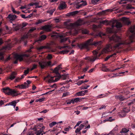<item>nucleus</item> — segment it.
Wrapping results in <instances>:
<instances>
[{
  "mask_svg": "<svg viewBox=\"0 0 135 135\" xmlns=\"http://www.w3.org/2000/svg\"><path fill=\"white\" fill-rule=\"evenodd\" d=\"M4 52H0V59L1 60H4Z\"/></svg>",
  "mask_w": 135,
  "mask_h": 135,
  "instance_id": "nucleus-27",
  "label": "nucleus"
},
{
  "mask_svg": "<svg viewBox=\"0 0 135 135\" xmlns=\"http://www.w3.org/2000/svg\"><path fill=\"white\" fill-rule=\"evenodd\" d=\"M11 9L13 12L14 13L16 14V11L15 10V8H13V7L12 6L11 7Z\"/></svg>",
  "mask_w": 135,
  "mask_h": 135,
  "instance_id": "nucleus-57",
  "label": "nucleus"
},
{
  "mask_svg": "<svg viewBox=\"0 0 135 135\" xmlns=\"http://www.w3.org/2000/svg\"><path fill=\"white\" fill-rule=\"evenodd\" d=\"M66 5L65 2L61 1L58 6V8L60 10L64 9L66 7Z\"/></svg>",
  "mask_w": 135,
  "mask_h": 135,
  "instance_id": "nucleus-10",
  "label": "nucleus"
},
{
  "mask_svg": "<svg viewBox=\"0 0 135 135\" xmlns=\"http://www.w3.org/2000/svg\"><path fill=\"white\" fill-rule=\"evenodd\" d=\"M42 132V130H39L38 131H36V132L35 133L36 134V135H40L41 134V135H43V133H41Z\"/></svg>",
  "mask_w": 135,
  "mask_h": 135,
  "instance_id": "nucleus-28",
  "label": "nucleus"
},
{
  "mask_svg": "<svg viewBox=\"0 0 135 135\" xmlns=\"http://www.w3.org/2000/svg\"><path fill=\"white\" fill-rule=\"evenodd\" d=\"M118 126L116 125V126L114 127L113 129L109 133V134H111V135H114L115 132L118 131Z\"/></svg>",
  "mask_w": 135,
  "mask_h": 135,
  "instance_id": "nucleus-20",
  "label": "nucleus"
},
{
  "mask_svg": "<svg viewBox=\"0 0 135 135\" xmlns=\"http://www.w3.org/2000/svg\"><path fill=\"white\" fill-rule=\"evenodd\" d=\"M56 124H57V123L56 122H53L50 123L49 124V126L50 128H51Z\"/></svg>",
  "mask_w": 135,
  "mask_h": 135,
  "instance_id": "nucleus-35",
  "label": "nucleus"
},
{
  "mask_svg": "<svg viewBox=\"0 0 135 135\" xmlns=\"http://www.w3.org/2000/svg\"><path fill=\"white\" fill-rule=\"evenodd\" d=\"M21 78L20 77H18L15 80V82H18L19 80H21V79H20Z\"/></svg>",
  "mask_w": 135,
  "mask_h": 135,
  "instance_id": "nucleus-60",
  "label": "nucleus"
},
{
  "mask_svg": "<svg viewBox=\"0 0 135 135\" xmlns=\"http://www.w3.org/2000/svg\"><path fill=\"white\" fill-rule=\"evenodd\" d=\"M113 56V55H110L107 56L105 58V61H107L110 58L112 57Z\"/></svg>",
  "mask_w": 135,
  "mask_h": 135,
  "instance_id": "nucleus-45",
  "label": "nucleus"
},
{
  "mask_svg": "<svg viewBox=\"0 0 135 135\" xmlns=\"http://www.w3.org/2000/svg\"><path fill=\"white\" fill-rule=\"evenodd\" d=\"M111 118H112V117H109V119H105V120H104L103 121V122L104 123L105 122L107 121H110V122L112 121V120H110V119Z\"/></svg>",
  "mask_w": 135,
  "mask_h": 135,
  "instance_id": "nucleus-50",
  "label": "nucleus"
},
{
  "mask_svg": "<svg viewBox=\"0 0 135 135\" xmlns=\"http://www.w3.org/2000/svg\"><path fill=\"white\" fill-rule=\"evenodd\" d=\"M85 124H81L79 127V128L81 129V130L85 126Z\"/></svg>",
  "mask_w": 135,
  "mask_h": 135,
  "instance_id": "nucleus-47",
  "label": "nucleus"
},
{
  "mask_svg": "<svg viewBox=\"0 0 135 135\" xmlns=\"http://www.w3.org/2000/svg\"><path fill=\"white\" fill-rule=\"evenodd\" d=\"M84 95L82 91L78 92L75 94V95L77 96H83Z\"/></svg>",
  "mask_w": 135,
  "mask_h": 135,
  "instance_id": "nucleus-26",
  "label": "nucleus"
},
{
  "mask_svg": "<svg viewBox=\"0 0 135 135\" xmlns=\"http://www.w3.org/2000/svg\"><path fill=\"white\" fill-rule=\"evenodd\" d=\"M130 32L133 34L129 37L130 42H127L126 41L124 40L120 37L114 34L109 38L110 41H113L114 43V45H112L109 44L106 45L105 47L103 50L102 54L106 53L110 51V49L113 50H116L122 49L124 47V46L129 44L133 41V39L135 38V26L131 27L129 29Z\"/></svg>",
  "mask_w": 135,
  "mask_h": 135,
  "instance_id": "nucleus-1",
  "label": "nucleus"
},
{
  "mask_svg": "<svg viewBox=\"0 0 135 135\" xmlns=\"http://www.w3.org/2000/svg\"><path fill=\"white\" fill-rule=\"evenodd\" d=\"M52 26L50 25H46L42 27V29L47 32H49L51 31Z\"/></svg>",
  "mask_w": 135,
  "mask_h": 135,
  "instance_id": "nucleus-12",
  "label": "nucleus"
},
{
  "mask_svg": "<svg viewBox=\"0 0 135 135\" xmlns=\"http://www.w3.org/2000/svg\"><path fill=\"white\" fill-rule=\"evenodd\" d=\"M120 68H117L114 70H112L108 68H101V70L105 72H114L115 71Z\"/></svg>",
  "mask_w": 135,
  "mask_h": 135,
  "instance_id": "nucleus-15",
  "label": "nucleus"
},
{
  "mask_svg": "<svg viewBox=\"0 0 135 135\" xmlns=\"http://www.w3.org/2000/svg\"><path fill=\"white\" fill-rule=\"evenodd\" d=\"M97 58L96 57H87L85 58V59L88 60L89 61L91 62H93L95 61Z\"/></svg>",
  "mask_w": 135,
  "mask_h": 135,
  "instance_id": "nucleus-16",
  "label": "nucleus"
},
{
  "mask_svg": "<svg viewBox=\"0 0 135 135\" xmlns=\"http://www.w3.org/2000/svg\"><path fill=\"white\" fill-rule=\"evenodd\" d=\"M126 113L127 112L123 110L119 114V116L121 117H123L125 116Z\"/></svg>",
  "mask_w": 135,
  "mask_h": 135,
  "instance_id": "nucleus-24",
  "label": "nucleus"
},
{
  "mask_svg": "<svg viewBox=\"0 0 135 135\" xmlns=\"http://www.w3.org/2000/svg\"><path fill=\"white\" fill-rule=\"evenodd\" d=\"M33 16V13H31L29 15H28L27 16H26V18H30L32 16Z\"/></svg>",
  "mask_w": 135,
  "mask_h": 135,
  "instance_id": "nucleus-63",
  "label": "nucleus"
},
{
  "mask_svg": "<svg viewBox=\"0 0 135 135\" xmlns=\"http://www.w3.org/2000/svg\"><path fill=\"white\" fill-rule=\"evenodd\" d=\"M93 40V38L90 39L84 43L78 45V46L81 49L85 48L88 50L89 46L93 45L95 46H98V47L97 49L98 50H99L101 48L100 46L102 43V42L101 41L94 42L92 43Z\"/></svg>",
  "mask_w": 135,
  "mask_h": 135,
  "instance_id": "nucleus-2",
  "label": "nucleus"
},
{
  "mask_svg": "<svg viewBox=\"0 0 135 135\" xmlns=\"http://www.w3.org/2000/svg\"><path fill=\"white\" fill-rule=\"evenodd\" d=\"M48 111V110H47V109H45V110H44L41 112H40V113H46Z\"/></svg>",
  "mask_w": 135,
  "mask_h": 135,
  "instance_id": "nucleus-59",
  "label": "nucleus"
},
{
  "mask_svg": "<svg viewBox=\"0 0 135 135\" xmlns=\"http://www.w3.org/2000/svg\"><path fill=\"white\" fill-rule=\"evenodd\" d=\"M39 64L41 68H44L47 66L51 67L55 65V64H51V62L50 61H41L39 62Z\"/></svg>",
  "mask_w": 135,
  "mask_h": 135,
  "instance_id": "nucleus-6",
  "label": "nucleus"
},
{
  "mask_svg": "<svg viewBox=\"0 0 135 135\" xmlns=\"http://www.w3.org/2000/svg\"><path fill=\"white\" fill-rule=\"evenodd\" d=\"M67 76L68 75L66 74H64L62 75H60V78L64 80L66 79L67 78Z\"/></svg>",
  "mask_w": 135,
  "mask_h": 135,
  "instance_id": "nucleus-32",
  "label": "nucleus"
},
{
  "mask_svg": "<svg viewBox=\"0 0 135 135\" xmlns=\"http://www.w3.org/2000/svg\"><path fill=\"white\" fill-rule=\"evenodd\" d=\"M105 34L103 33H102L100 32L99 33L98 35L100 36H105Z\"/></svg>",
  "mask_w": 135,
  "mask_h": 135,
  "instance_id": "nucleus-62",
  "label": "nucleus"
},
{
  "mask_svg": "<svg viewBox=\"0 0 135 135\" xmlns=\"http://www.w3.org/2000/svg\"><path fill=\"white\" fill-rule=\"evenodd\" d=\"M31 83V81L28 80L26 81V82H25L23 84L24 86L25 89L28 88L29 87V84Z\"/></svg>",
  "mask_w": 135,
  "mask_h": 135,
  "instance_id": "nucleus-21",
  "label": "nucleus"
},
{
  "mask_svg": "<svg viewBox=\"0 0 135 135\" xmlns=\"http://www.w3.org/2000/svg\"><path fill=\"white\" fill-rule=\"evenodd\" d=\"M122 20L124 21V22L125 23V24L127 25H129L130 24V22L128 20H127L126 18L123 17L122 18Z\"/></svg>",
  "mask_w": 135,
  "mask_h": 135,
  "instance_id": "nucleus-25",
  "label": "nucleus"
},
{
  "mask_svg": "<svg viewBox=\"0 0 135 135\" xmlns=\"http://www.w3.org/2000/svg\"><path fill=\"white\" fill-rule=\"evenodd\" d=\"M129 131L128 129H127L126 128H124L122 129V130L120 131V133H126L128 132Z\"/></svg>",
  "mask_w": 135,
  "mask_h": 135,
  "instance_id": "nucleus-23",
  "label": "nucleus"
},
{
  "mask_svg": "<svg viewBox=\"0 0 135 135\" xmlns=\"http://www.w3.org/2000/svg\"><path fill=\"white\" fill-rule=\"evenodd\" d=\"M86 4H86V2H84L82 4H79V5L80 6V7H81L82 6H85V5H86Z\"/></svg>",
  "mask_w": 135,
  "mask_h": 135,
  "instance_id": "nucleus-49",
  "label": "nucleus"
},
{
  "mask_svg": "<svg viewBox=\"0 0 135 135\" xmlns=\"http://www.w3.org/2000/svg\"><path fill=\"white\" fill-rule=\"evenodd\" d=\"M34 133L33 132H29L28 134V135H34Z\"/></svg>",
  "mask_w": 135,
  "mask_h": 135,
  "instance_id": "nucleus-64",
  "label": "nucleus"
},
{
  "mask_svg": "<svg viewBox=\"0 0 135 135\" xmlns=\"http://www.w3.org/2000/svg\"><path fill=\"white\" fill-rule=\"evenodd\" d=\"M115 98L119 100L120 101H123L124 99H128V98H124L121 95L115 96Z\"/></svg>",
  "mask_w": 135,
  "mask_h": 135,
  "instance_id": "nucleus-17",
  "label": "nucleus"
},
{
  "mask_svg": "<svg viewBox=\"0 0 135 135\" xmlns=\"http://www.w3.org/2000/svg\"><path fill=\"white\" fill-rule=\"evenodd\" d=\"M112 28H113L114 27H116L117 28H120L122 27V25L121 23L118 22L116 20H113L112 23ZM113 29H108L109 32L110 33H111L113 32Z\"/></svg>",
  "mask_w": 135,
  "mask_h": 135,
  "instance_id": "nucleus-5",
  "label": "nucleus"
},
{
  "mask_svg": "<svg viewBox=\"0 0 135 135\" xmlns=\"http://www.w3.org/2000/svg\"><path fill=\"white\" fill-rule=\"evenodd\" d=\"M69 51L66 50H64L60 51L59 52L60 54H65L67 53Z\"/></svg>",
  "mask_w": 135,
  "mask_h": 135,
  "instance_id": "nucleus-40",
  "label": "nucleus"
},
{
  "mask_svg": "<svg viewBox=\"0 0 135 135\" xmlns=\"http://www.w3.org/2000/svg\"><path fill=\"white\" fill-rule=\"evenodd\" d=\"M55 9H51L50 10H49L47 11V13H49L51 15H52L53 13H54V11H55Z\"/></svg>",
  "mask_w": 135,
  "mask_h": 135,
  "instance_id": "nucleus-34",
  "label": "nucleus"
},
{
  "mask_svg": "<svg viewBox=\"0 0 135 135\" xmlns=\"http://www.w3.org/2000/svg\"><path fill=\"white\" fill-rule=\"evenodd\" d=\"M78 11H73L67 13V15L68 16L75 15L78 13Z\"/></svg>",
  "mask_w": 135,
  "mask_h": 135,
  "instance_id": "nucleus-22",
  "label": "nucleus"
},
{
  "mask_svg": "<svg viewBox=\"0 0 135 135\" xmlns=\"http://www.w3.org/2000/svg\"><path fill=\"white\" fill-rule=\"evenodd\" d=\"M60 68H55L54 70H53V72L55 73L58 75L57 76H52L51 77V79H54V78L55 77V79L54 80L53 79L52 81L51 82H55L59 80L60 78V75L59 73V70ZM50 80H49V82H51V81H50Z\"/></svg>",
  "mask_w": 135,
  "mask_h": 135,
  "instance_id": "nucleus-4",
  "label": "nucleus"
},
{
  "mask_svg": "<svg viewBox=\"0 0 135 135\" xmlns=\"http://www.w3.org/2000/svg\"><path fill=\"white\" fill-rule=\"evenodd\" d=\"M82 21L81 20H78L76 23V25L77 26L81 25L82 24Z\"/></svg>",
  "mask_w": 135,
  "mask_h": 135,
  "instance_id": "nucleus-31",
  "label": "nucleus"
},
{
  "mask_svg": "<svg viewBox=\"0 0 135 135\" xmlns=\"http://www.w3.org/2000/svg\"><path fill=\"white\" fill-rule=\"evenodd\" d=\"M105 105H102L101 107L99 108V109L100 110H101L103 109H104L105 108Z\"/></svg>",
  "mask_w": 135,
  "mask_h": 135,
  "instance_id": "nucleus-61",
  "label": "nucleus"
},
{
  "mask_svg": "<svg viewBox=\"0 0 135 135\" xmlns=\"http://www.w3.org/2000/svg\"><path fill=\"white\" fill-rule=\"evenodd\" d=\"M126 8L127 9H134V7H132L131 5L128 4Z\"/></svg>",
  "mask_w": 135,
  "mask_h": 135,
  "instance_id": "nucleus-37",
  "label": "nucleus"
},
{
  "mask_svg": "<svg viewBox=\"0 0 135 135\" xmlns=\"http://www.w3.org/2000/svg\"><path fill=\"white\" fill-rule=\"evenodd\" d=\"M7 17L9 19L10 22L11 23H12V21L16 19L17 17L15 15L11 14L8 15Z\"/></svg>",
  "mask_w": 135,
  "mask_h": 135,
  "instance_id": "nucleus-8",
  "label": "nucleus"
},
{
  "mask_svg": "<svg viewBox=\"0 0 135 135\" xmlns=\"http://www.w3.org/2000/svg\"><path fill=\"white\" fill-rule=\"evenodd\" d=\"M45 99V98H42L39 99V102H41L44 100Z\"/></svg>",
  "mask_w": 135,
  "mask_h": 135,
  "instance_id": "nucleus-58",
  "label": "nucleus"
},
{
  "mask_svg": "<svg viewBox=\"0 0 135 135\" xmlns=\"http://www.w3.org/2000/svg\"><path fill=\"white\" fill-rule=\"evenodd\" d=\"M83 33L84 34H87L88 33V31L86 29H84L83 30Z\"/></svg>",
  "mask_w": 135,
  "mask_h": 135,
  "instance_id": "nucleus-52",
  "label": "nucleus"
},
{
  "mask_svg": "<svg viewBox=\"0 0 135 135\" xmlns=\"http://www.w3.org/2000/svg\"><path fill=\"white\" fill-rule=\"evenodd\" d=\"M99 1L100 0H91V2L93 4H95Z\"/></svg>",
  "mask_w": 135,
  "mask_h": 135,
  "instance_id": "nucleus-43",
  "label": "nucleus"
},
{
  "mask_svg": "<svg viewBox=\"0 0 135 135\" xmlns=\"http://www.w3.org/2000/svg\"><path fill=\"white\" fill-rule=\"evenodd\" d=\"M12 26L14 30L17 31L22 28V25L18 24H13Z\"/></svg>",
  "mask_w": 135,
  "mask_h": 135,
  "instance_id": "nucleus-13",
  "label": "nucleus"
},
{
  "mask_svg": "<svg viewBox=\"0 0 135 135\" xmlns=\"http://www.w3.org/2000/svg\"><path fill=\"white\" fill-rule=\"evenodd\" d=\"M23 55L18 54H15L14 56V60L15 61L14 63L15 64H17L18 61L19 60L21 61L23 60Z\"/></svg>",
  "mask_w": 135,
  "mask_h": 135,
  "instance_id": "nucleus-7",
  "label": "nucleus"
},
{
  "mask_svg": "<svg viewBox=\"0 0 135 135\" xmlns=\"http://www.w3.org/2000/svg\"><path fill=\"white\" fill-rule=\"evenodd\" d=\"M47 58L49 59H51L52 58V56L51 55L49 54L47 57Z\"/></svg>",
  "mask_w": 135,
  "mask_h": 135,
  "instance_id": "nucleus-55",
  "label": "nucleus"
},
{
  "mask_svg": "<svg viewBox=\"0 0 135 135\" xmlns=\"http://www.w3.org/2000/svg\"><path fill=\"white\" fill-rule=\"evenodd\" d=\"M75 102L76 103H77L78 102H80L81 101V98H74Z\"/></svg>",
  "mask_w": 135,
  "mask_h": 135,
  "instance_id": "nucleus-36",
  "label": "nucleus"
},
{
  "mask_svg": "<svg viewBox=\"0 0 135 135\" xmlns=\"http://www.w3.org/2000/svg\"><path fill=\"white\" fill-rule=\"evenodd\" d=\"M65 25L67 26L68 28H72L74 27L75 26V24L72 23H69L68 22H66L64 23Z\"/></svg>",
  "mask_w": 135,
  "mask_h": 135,
  "instance_id": "nucleus-18",
  "label": "nucleus"
},
{
  "mask_svg": "<svg viewBox=\"0 0 135 135\" xmlns=\"http://www.w3.org/2000/svg\"><path fill=\"white\" fill-rule=\"evenodd\" d=\"M43 49H44L43 46H41L39 47H38L37 48V50L39 51H41Z\"/></svg>",
  "mask_w": 135,
  "mask_h": 135,
  "instance_id": "nucleus-53",
  "label": "nucleus"
},
{
  "mask_svg": "<svg viewBox=\"0 0 135 135\" xmlns=\"http://www.w3.org/2000/svg\"><path fill=\"white\" fill-rule=\"evenodd\" d=\"M70 94V93L69 92H66L64 93L63 94L62 97H66Z\"/></svg>",
  "mask_w": 135,
  "mask_h": 135,
  "instance_id": "nucleus-42",
  "label": "nucleus"
},
{
  "mask_svg": "<svg viewBox=\"0 0 135 135\" xmlns=\"http://www.w3.org/2000/svg\"><path fill=\"white\" fill-rule=\"evenodd\" d=\"M19 100H15L13 101H12L9 102L7 104H6L5 106H6L8 105H11L13 106L14 108H15L16 107V104L18 103L19 102Z\"/></svg>",
  "mask_w": 135,
  "mask_h": 135,
  "instance_id": "nucleus-9",
  "label": "nucleus"
},
{
  "mask_svg": "<svg viewBox=\"0 0 135 135\" xmlns=\"http://www.w3.org/2000/svg\"><path fill=\"white\" fill-rule=\"evenodd\" d=\"M89 87L90 85H88L86 86H82L81 87V89H87L88 88H89Z\"/></svg>",
  "mask_w": 135,
  "mask_h": 135,
  "instance_id": "nucleus-41",
  "label": "nucleus"
},
{
  "mask_svg": "<svg viewBox=\"0 0 135 135\" xmlns=\"http://www.w3.org/2000/svg\"><path fill=\"white\" fill-rule=\"evenodd\" d=\"M3 92L6 94L8 95H11L13 96H16L18 95L21 94L18 93V91L10 89L9 87L4 88L2 89Z\"/></svg>",
  "mask_w": 135,
  "mask_h": 135,
  "instance_id": "nucleus-3",
  "label": "nucleus"
},
{
  "mask_svg": "<svg viewBox=\"0 0 135 135\" xmlns=\"http://www.w3.org/2000/svg\"><path fill=\"white\" fill-rule=\"evenodd\" d=\"M46 20H42V19H39L37 20V22H36V24L38 25L39 24L43 22L46 21Z\"/></svg>",
  "mask_w": 135,
  "mask_h": 135,
  "instance_id": "nucleus-29",
  "label": "nucleus"
},
{
  "mask_svg": "<svg viewBox=\"0 0 135 135\" xmlns=\"http://www.w3.org/2000/svg\"><path fill=\"white\" fill-rule=\"evenodd\" d=\"M36 30V28H35L32 27L29 30V32H31Z\"/></svg>",
  "mask_w": 135,
  "mask_h": 135,
  "instance_id": "nucleus-51",
  "label": "nucleus"
},
{
  "mask_svg": "<svg viewBox=\"0 0 135 135\" xmlns=\"http://www.w3.org/2000/svg\"><path fill=\"white\" fill-rule=\"evenodd\" d=\"M59 36L58 34L57 33H53L51 35L52 37L55 38H57Z\"/></svg>",
  "mask_w": 135,
  "mask_h": 135,
  "instance_id": "nucleus-30",
  "label": "nucleus"
},
{
  "mask_svg": "<svg viewBox=\"0 0 135 135\" xmlns=\"http://www.w3.org/2000/svg\"><path fill=\"white\" fill-rule=\"evenodd\" d=\"M112 20L108 21V20H104L100 21V24H105L107 25H111L112 24Z\"/></svg>",
  "mask_w": 135,
  "mask_h": 135,
  "instance_id": "nucleus-14",
  "label": "nucleus"
},
{
  "mask_svg": "<svg viewBox=\"0 0 135 135\" xmlns=\"http://www.w3.org/2000/svg\"><path fill=\"white\" fill-rule=\"evenodd\" d=\"M29 71V69L28 68V69L26 70L24 72V75H26L27 74H28V73Z\"/></svg>",
  "mask_w": 135,
  "mask_h": 135,
  "instance_id": "nucleus-46",
  "label": "nucleus"
},
{
  "mask_svg": "<svg viewBox=\"0 0 135 135\" xmlns=\"http://www.w3.org/2000/svg\"><path fill=\"white\" fill-rule=\"evenodd\" d=\"M46 36L45 35H42L38 38L37 40H36V42H38V41H41L43 40H44L46 38Z\"/></svg>",
  "mask_w": 135,
  "mask_h": 135,
  "instance_id": "nucleus-19",
  "label": "nucleus"
},
{
  "mask_svg": "<svg viewBox=\"0 0 135 135\" xmlns=\"http://www.w3.org/2000/svg\"><path fill=\"white\" fill-rule=\"evenodd\" d=\"M71 129V127L70 126H68L67 127L65 128L64 130L66 131H68Z\"/></svg>",
  "mask_w": 135,
  "mask_h": 135,
  "instance_id": "nucleus-44",
  "label": "nucleus"
},
{
  "mask_svg": "<svg viewBox=\"0 0 135 135\" xmlns=\"http://www.w3.org/2000/svg\"><path fill=\"white\" fill-rule=\"evenodd\" d=\"M68 40H69V39L68 37H65L61 38L60 41L62 43Z\"/></svg>",
  "mask_w": 135,
  "mask_h": 135,
  "instance_id": "nucleus-33",
  "label": "nucleus"
},
{
  "mask_svg": "<svg viewBox=\"0 0 135 135\" xmlns=\"http://www.w3.org/2000/svg\"><path fill=\"white\" fill-rule=\"evenodd\" d=\"M81 129L78 127L76 130L75 132L76 133H77L80 131Z\"/></svg>",
  "mask_w": 135,
  "mask_h": 135,
  "instance_id": "nucleus-56",
  "label": "nucleus"
},
{
  "mask_svg": "<svg viewBox=\"0 0 135 135\" xmlns=\"http://www.w3.org/2000/svg\"><path fill=\"white\" fill-rule=\"evenodd\" d=\"M17 74V73L16 71L12 72L9 76L8 77V79H10L11 80H13L16 78Z\"/></svg>",
  "mask_w": 135,
  "mask_h": 135,
  "instance_id": "nucleus-11",
  "label": "nucleus"
},
{
  "mask_svg": "<svg viewBox=\"0 0 135 135\" xmlns=\"http://www.w3.org/2000/svg\"><path fill=\"white\" fill-rule=\"evenodd\" d=\"M27 25V23H22V28L25 27Z\"/></svg>",
  "mask_w": 135,
  "mask_h": 135,
  "instance_id": "nucleus-54",
  "label": "nucleus"
},
{
  "mask_svg": "<svg viewBox=\"0 0 135 135\" xmlns=\"http://www.w3.org/2000/svg\"><path fill=\"white\" fill-rule=\"evenodd\" d=\"M28 38V36L27 35H24L22 37L21 41H23L24 39L26 38Z\"/></svg>",
  "mask_w": 135,
  "mask_h": 135,
  "instance_id": "nucleus-38",
  "label": "nucleus"
},
{
  "mask_svg": "<svg viewBox=\"0 0 135 135\" xmlns=\"http://www.w3.org/2000/svg\"><path fill=\"white\" fill-rule=\"evenodd\" d=\"M84 83V81L83 80H80L77 83V84L79 85H80L81 84Z\"/></svg>",
  "mask_w": 135,
  "mask_h": 135,
  "instance_id": "nucleus-48",
  "label": "nucleus"
},
{
  "mask_svg": "<svg viewBox=\"0 0 135 135\" xmlns=\"http://www.w3.org/2000/svg\"><path fill=\"white\" fill-rule=\"evenodd\" d=\"M25 61L27 64H29L32 61V60L30 59L27 58L25 60Z\"/></svg>",
  "mask_w": 135,
  "mask_h": 135,
  "instance_id": "nucleus-39",
  "label": "nucleus"
}]
</instances>
